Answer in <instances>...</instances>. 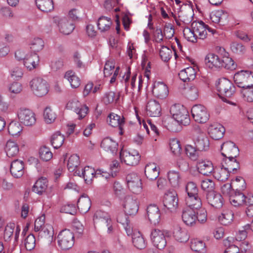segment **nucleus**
Wrapping results in <instances>:
<instances>
[{
    "mask_svg": "<svg viewBox=\"0 0 253 253\" xmlns=\"http://www.w3.org/2000/svg\"><path fill=\"white\" fill-rule=\"evenodd\" d=\"M178 76L184 82H190L195 79L196 71L193 67H189L180 71Z\"/></svg>",
    "mask_w": 253,
    "mask_h": 253,
    "instance_id": "31",
    "label": "nucleus"
},
{
    "mask_svg": "<svg viewBox=\"0 0 253 253\" xmlns=\"http://www.w3.org/2000/svg\"><path fill=\"white\" fill-rule=\"evenodd\" d=\"M170 113L175 121L181 125L187 126L190 123V118L186 108L180 104H175L171 106Z\"/></svg>",
    "mask_w": 253,
    "mask_h": 253,
    "instance_id": "3",
    "label": "nucleus"
},
{
    "mask_svg": "<svg viewBox=\"0 0 253 253\" xmlns=\"http://www.w3.org/2000/svg\"><path fill=\"white\" fill-rule=\"evenodd\" d=\"M221 149L223 151L222 155L226 158L230 159L236 158L239 154V150L236 144L230 141L224 142L221 146Z\"/></svg>",
    "mask_w": 253,
    "mask_h": 253,
    "instance_id": "10",
    "label": "nucleus"
},
{
    "mask_svg": "<svg viewBox=\"0 0 253 253\" xmlns=\"http://www.w3.org/2000/svg\"><path fill=\"white\" fill-rule=\"evenodd\" d=\"M193 32L194 30L192 28L190 29L186 27L184 29L183 33L184 37L187 41L194 43L197 42L198 37Z\"/></svg>",
    "mask_w": 253,
    "mask_h": 253,
    "instance_id": "57",
    "label": "nucleus"
},
{
    "mask_svg": "<svg viewBox=\"0 0 253 253\" xmlns=\"http://www.w3.org/2000/svg\"><path fill=\"white\" fill-rule=\"evenodd\" d=\"M151 239L153 245L159 250L163 249L167 245L164 232L158 229H154L151 233Z\"/></svg>",
    "mask_w": 253,
    "mask_h": 253,
    "instance_id": "12",
    "label": "nucleus"
},
{
    "mask_svg": "<svg viewBox=\"0 0 253 253\" xmlns=\"http://www.w3.org/2000/svg\"><path fill=\"white\" fill-rule=\"evenodd\" d=\"M198 171L205 175H209L213 172V166L211 162L208 160H199L197 164Z\"/></svg>",
    "mask_w": 253,
    "mask_h": 253,
    "instance_id": "24",
    "label": "nucleus"
},
{
    "mask_svg": "<svg viewBox=\"0 0 253 253\" xmlns=\"http://www.w3.org/2000/svg\"><path fill=\"white\" fill-rule=\"evenodd\" d=\"M53 21L58 24L60 32L65 35L70 34L75 28L74 24L66 18L60 19L58 17H54Z\"/></svg>",
    "mask_w": 253,
    "mask_h": 253,
    "instance_id": "14",
    "label": "nucleus"
},
{
    "mask_svg": "<svg viewBox=\"0 0 253 253\" xmlns=\"http://www.w3.org/2000/svg\"><path fill=\"white\" fill-rule=\"evenodd\" d=\"M178 199L176 191H168L163 198L164 206L171 212L175 211L178 207Z\"/></svg>",
    "mask_w": 253,
    "mask_h": 253,
    "instance_id": "8",
    "label": "nucleus"
},
{
    "mask_svg": "<svg viewBox=\"0 0 253 253\" xmlns=\"http://www.w3.org/2000/svg\"><path fill=\"white\" fill-rule=\"evenodd\" d=\"M118 143L111 138H104L101 143V147L105 151L109 152L112 154H116L118 151Z\"/></svg>",
    "mask_w": 253,
    "mask_h": 253,
    "instance_id": "28",
    "label": "nucleus"
},
{
    "mask_svg": "<svg viewBox=\"0 0 253 253\" xmlns=\"http://www.w3.org/2000/svg\"><path fill=\"white\" fill-rule=\"evenodd\" d=\"M197 221L201 224H204L207 221V212L205 209H199L196 213V222Z\"/></svg>",
    "mask_w": 253,
    "mask_h": 253,
    "instance_id": "62",
    "label": "nucleus"
},
{
    "mask_svg": "<svg viewBox=\"0 0 253 253\" xmlns=\"http://www.w3.org/2000/svg\"><path fill=\"white\" fill-rule=\"evenodd\" d=\"M93 221L95 228L102 231L107 230L108 234L113 232V221L107 212L102 210L96 211L94 213Z\"/></svg>",
    "mask_w": 253,
    "mask_h": 253,
    "instance_id": "1",
    "label": "nucleus"
},
{
    "mask_svg": "<svg viewBox=\"0 0 253 253\" xmlns=\"http://www.w3.org/2000/svg\"><path fill=\"white\" fill-rule=\"evenodd\" d=\"M208 132L213 139L218 140L223 136L225 128L221 125L214 123L209 126Z\"/></svg>",
    "mask_w": 253,
    "mask_h": 253,
    "instance_id": "19",
    "label": "nucleus"
},
{
    "mask_svg": "<svg viewBox=\"0 0 253 253\" xmlns=\"http://www.w3.org/2000/svg\"><path fill=\"white\" fill-rule=\"evenodd\" d=\"M47 181L46 179L42 178L39 179L33 186L32 191L39 195H42L47 188Z\"/></svg>",
    "mask_w": 253,
    "mask_h": 253,
    "instance_id": "42",
    "label": "nucleus"
},
{
    "mask_svg": "<svg viewBox=\"0 0 253 253\" xmlns=\"http://www.w3.org/2000/svg\"><path fill=\"white\" fill-rule=\"evenodd\" d=\"M147 216L150 221L154 224L160 220V212L158 207L154 204L150 205L147 209Z\"/></svg>",
    "mask_w": 253,
    "mask_h": 253,
    "instance_id": "26",
    "label": "nucleus"
},
{
    "mask_svg": "<svg viewBox=\"0 0 253 253\" xmlns=\"http://www.w3.org/2000/svg\"><path fill=\"white\" fill-rule=\"evenodd\" d=\"M36 3L39 9L45 12L51 11L54 8L53 0H36Z\"/></svg>",
    "mask_w": 253,
    "mask_h": 253,
    "instance_id": "44",
    "label": "nucleus"
},
{
    "mask_svg": "<svg viewBox=\"0 0 253 253\" xmlns=\"http://www.w3.org/2000/svg\"><path fill=\"white\" fill-rule=\"evenodd\" d=\"M120 158L122 162L128 166L137 165L140 159V156L136 151L131 152L122 149L120 152Z\"/></svg>",
    "mask_w": 253,
    "mask_h": 253,
    "instance_id": "9",
    "label": "nucleus"
},
{
    "mask_svg": "<svg viewBox=\"0 0 253 253\" xmlns=\"http://www.w3.org/2000/svg\"><path fill=\"white\" fill-rule=\"evenodd\" d=\"M132 242L134 246L139 250L143 249L146 246L145 241L139 231L133 233Z\"/></svg>",
    "mask_w": 253,
    "mask_h": 253,
    "instance_id": "41",
    "label": "nucleus"
},
{
    "mask_svg": "<svg viewBox=\"0 0 253 253\" xmlns=\"http://www.w3.org/2000/svg\"><path fill=\"white\" fill-rule=\"evenodd\" d=\"M22 130V127L18 122H11L8 125V132L13 136L18 135Z\"/></svg>",
    "mask_w": 253,
    "mask_h": 253,
    "instance_id": "53",
    "label": "nucleus"
},
{
    "mask_svg": "<svg viewBox=\"0 0 253 253\" xmlns=\"http://www.w3.org/2000/svg\"><path fill=\"white\" fill-rule=\"evenodd\" d=\"M185 191L187 197L196 196L199 194V189L195 183L192 181L188 182L185 186Z\"/></svg>",
    "mask_w": 253,
    "mask_h": 253,
    "instance_id": "56",
    "label": "nucleus"
},
{
    "mask_svg": "<svg viewBox=\"0 0 253 253\" xmlns=\"http://www.w3.org/2000/svg\"><path fill=\"white\" fill-rule=\"evenodd\" d=\"M221 60V58L217 55L213 53H209L206 57L205 62L209 68H220L222 66Z\"/></svg>",
    "mask_w": 253,
    "mask_h": 253,
    "instance_id": "39",
    "label": "nucleus"
},
{
    "mask_svg": "<svg viewBox=\"0 0 253 253\" xmlns=\"http://www.w3.org/2000/svg\"><path fill=\"white\" fill-rule=\"evenodd\" d=\"M201 187L202 189L207 192V193L213 191L214 187V182L210 179H205L203 180L201 183Z\"/></svg>",
    "mask_w": 253,
    "mask_h": 253,
    "instance_id": "61",
    "label": "nucleus"
},
{
    "mask_svg": "<svg viewBox=\"0 0 253 253\" xmlns=\"http://www.w3.org/2000/svg\"><path fill=\"white\" fill-rule=\"evenodd\" d=\"M190 247L192 250L199 253H205L206 252V248L205 243L197 239L191 240Z\"/></svg>",
    "mask_w": 253,
    "mask_h": 253,
    "instance_id": "45",
    "label": "nucleus"
},
{
    "mask_svg": "<svg viewBox=\"0 0 253 253\" xmlns=\"http://www.w3.org/2000/svg\"><path fill=\"white\" fill-rule=\"evenodd\" d=\"M206 199L208 203L215 208L219 209L223 205V198L222 196L219 193L214 191L207 193Z\"/></svg>",
    "mask_w": 253,
    "mask_h": 253,
    "instance_id": "17",
    "label": "nucleus"
},
{
    "mask_svg": "<svg viewBox=\"0 0 253 253\" xmlns=\"http://www.w3.org/2000/svg\"><path fill=\"white\" fill-rule=\"evenodd\" d=\"M30 86L33 93L37 96L42 97L48 92L47 82L41 78H35L30 82Z\"/></svg>",
    "mask_w": 253,
    "mask_h": 253,
    "instance_id": "5",
    "label": "nucleus"
},
{
    "mask_svg": "<svg viewBox=\"0 0 253 253\" xmlns=\"http://www.w3.org/2000/svg\"><path fill=\"white\" fill-rule=\"evenodd\" d=\"M43 117L47 123L51 124L55 121L56 115L50 107H46L44 111Z\"/></svg>",
    "mask_w": 253,
    "mask_h": 253,
    "instance_id": "59",
    "label": "nucleus"
},
{
    "mask_svg": "<svg viewBox=\"0 0 253 253\" xmlns=\"http://www.w3.org/2000/svg\"><path fill=\"white\" fill-rule=\"evenodd\" d=\"M173 52L176 57L177 54L175 51H172L167 46H163L160 50L159 54L161 59L164 61L167 62L171 58Z\"/></svg>",
    "mask_w": 253,
    "mask_h": 253,
    "instance_id": "51",
    "label": "nucleus"
},
{
    "mask_svg": "<svg viewBox=\"0 0 253 253\" xmlns=\"http://www.w3.org/2000/svg\"><path fill=\"white\" fill-rule=\"evenodd\" d=\"M38 239L43 242L50 243L53 239L54 234L53 229L50 225H45L42 229L38 231Z\"/></svg>",
    "mask_w": 253,
    "mask_h": 253,
    "instance_id": "21",
    "label": "nucleus"
},
{
    "mask_svg": "<svg viewBox=\"0 0 253 253\" xmlns=\"http://www.w3.org/2000/svg\"><path fill=\"white\" fill-rule=\"evenodd\" d=\"M169 147L171 152L175 155L180 154L181 147L180 142L176 139H172L169 142Z\"/></svg>",
    "mask_w": 253,
    "mask_h": 253,
    "instance_id": "64",
    "label": "nucleus"
},
{
    "mask_svg": "<svg viewBox=\"0 0 253 253\" xmlns=\"http://www.w3.org/2000/svg\"><path fill=\"white\" fill-rule=\"evenodd\" d=\"M193 134L196 149L199 151L208 150L210 147L209 138L198 126L193 127Z\"/></svg>",
    "mask_w": 253,
    "mask_h": 253,
    "instance_id": "4",
    "label": "nucleus"
},
{
    "mask_svg": "<svg viewBox=\"0 0 253 253\" xmlns=\"http://www.w3.org/2000/svg\"><path fill=\"white\" fill-rule=\"evenodd\" d=\"M124 207L125 212L129 215H135L138 210L137 200L129 196L125 198Z\"/></svg>",
    "mask_w": 253,
    "mask_h": 253,
    "instance_id": "16",
    "label": "nucleus"
},
{
    "mask_svg": "<svg viewBox=\"0 0 253 253\" xmlns=\"http://www.w3.org/2000/svg\"><path fill=\"white\" fill-rule=\"evenodd\" d=\"M214 177L218 181H225L229 177V171L225 168L221 166V168L215 171H213Z\"/></svg>",
    "mask_w": 253,
    "mask_h": 253,
    "instance_id": "50",
    "label": "nucleus"
},
{
    "mask_svg": "<svg viewBox=\"0 0 253 253\" xmlns=\"http://www.w3.org/2000/svg\"><path fill=\"white\" fill-rule=\"evenodd\" d=\"M247 71H241L236 73L234 76V81L237 85L244 89L247 88Z\"/></svg>",
    "mask_w": 253,
    "mask_h": 253,
    "instance_id": "36",
    "label": "nucleus"
},
{
    "mask_svg": "<svg viewBox=\"0 0 253 253\" xmlns=\"http://www.w3.org/2000/svg\"><path fill=\"white\" fill-rule=\"evenodd\" d=\"M233 216L234 214L232 211L225 210L219 216L218 220L221 224L228 225L233 221Z\"/></svg>",
    "mask_w": 253,
    "mask_h": 253,
    "instance_id": "46",
    "label": "nucleus"
},
{
    "mask_svg": "<svg viewBox=\"0 0 253 253\" xmlns=\"http://www.w3.org/2000/svg\"><path fill=\"white\" fill-rule=\"evenodd\" d=\"M65 78L68 80L73 88H77L80 86L81 81L73 71H67L65 75Z\"/></svg>",
    "mask_w": 253,
    "mask_h": 253,
    "instance_id": "47",
    "label": "nucleus"
},
{
    "mask_svg": "<svg viewBox=\"0 0 253 253\" xmlns=\"http://www.w3.org/2000/svg\"><path fill=\"white\" fill-rule=\"evenodd\" d=\"M186 95L191 100L197 99L199 96V90L197 86L195 85L190 86L187 90Z\"/></svg>",
    "mask_w": 253,
    "mask_h": 253,
    "instance_id": "63",
    "label": "nucleus"
},
{
    "mask_svg": "<svg viewBox=\"0 0 253 253\" xmlns=\"http://www.w3.org/2000/svg\"><path fill=\"white\" fill-rule=\"evenodd\" d=\"M221 166L225 168L229 172H234L239 169L240 165L235 158H224L221 163Z\"/></svg>",
    "mask_w": 253,
    "mask_h": 253,
    "instance_id": "33",
    "label": "nucleus"
},
{
    "mask_svg": "<svg viewBox=\"0 0 253 253\" xmlns=\"http://www.w3.org/2000/svg\"><path fill=\"white\" fill-rule=\"evenodd\" d=\"M43 46V41L41 38H36L31 42L30 48L35 53L41 50Z\"/></svg>",
    "mask_w": 253,
    "mask_h": 253,
    "instance_id": "60",
    "label": "nucleus"
},
{
    "mask_svg": "<svg viewBox=\"0 0 253 253\" xmlns=\"http://www.w3.org/2000/svg\"><path fill=\"white\" fill-rule=\"evenodd\" d=\"M10 171L14 177H21L24 173V162L18 159L13 161L11 163Z\"/></svg>",
    "mask_w": 253,
    "mask_h": 253,
    "instance_id": "18",
    "label": "nucleus"
},
{
    "mask_svg": "<svg viewBox=\"0 0 253 253\" xmlns=\"http://www.w3.org/2000/svg\"><path fill=\"white\" fill-rule=\"evenodd\" d=\"M58 244L62 250H69L74 244V235L69 230L61 231L58 235Z\"/></svg>",
    "mask_w": 253,
    "mask_h": 253,
    "instance_id": "6",
    "label": "nucleus"
},
{
    "mask_svg": "<svg viewBox=\"0 0 253 253\" xmlns=\"http://www.w3.org/2000/svg\"><path fill=\"white\" fill-rule=\"evenodd\" d=\"M168 177L172 186L178 187L180 183V175L178 172L174 170L169 171L168 173Z\"/></svg>",
    "mask_w": 253,
    "mask_h": 253,
    "instance_id": "52",
    "label": "nucleus"
},
{
    "mask_svg": "<svg viewBox=\"0 0 253 253\" xmlns=\"http://www.w3.org/2000/svg\"><path fill=\"white\" fill-rule=\"evenodd\" d=\"M161 107L159 103L155 100H150L146 106L148 115L152 117H159L161 113Z\"/></svg>",
    "mask_w": 253,
    "mask_h": 253,
    "instance_id": "25",
    "label": "nucleus"
},
{
    "mask_svg": "<svg viewBox=\"0 0 253 253\" xmlns=\"http://www.w3.org/2000/svg\"><path fill=\"white\" fill-rule=\"evenodd\" d=\"M173 234L175 240L179 242H186L189 239L187 231L179 226H177L175 227Z\"/></svg>",
    "mask_w": 253,
    "mask_h": 253,
    "instance_id": "40",
    "label": "nucleus"
},
{
    "mask_svg": "<svg viewBox=\"0 0 253 253\" xmlns=\"http://www.w3.org/2000/svg\"><path fill=\"white\" fill-rule=\"evenodd\" d=\"M191 114L194 120L199 123H206L210 117L206 107L200 104L193 106L191 109Z\"/></svg>",
    "mask_w": 253,
    "mask_h": 253,
    "instance_id": "7",
    "label": "nucleus"
},
{
    "mask_svg": "<svg viewBox=\"0 0 253 253\" xmlns=\"http://www.w3.org/2000/svg\"><path fill=\"white\" fill-rule=\"evenodd\" d=\"M94 173H95V169L88 166H86L84 169H82V173L79 170L75 171L77 175L83 177L86 183L90 182L92 180L94 177Z\"/></svg>",
    "mask_w": 253,
    "mask_h": 253,
    "instance_id": "38",
    "label": "nucleus"
},
{
    "mask_svg": "<svg viewBox=\"0 0 253 253\" xmlns=\"http://www.w3.org/2000/svg\"><path fill=\"white\" fill-rule=\"evenodd\" d=\"M39 154L41 159L45 162L49 161L53 156L50 149L46 146H42L40 148Z\"/></svg>",
    "mask_w": 253,
    "mask_h": 253,
    "instance_id": "58",
    "label": "nucleus"
},
{
    "mask_svg": "<svg viewBox=\"0 0 253 253\" xmlns=\"http://www.w3.org/2000/svg\"><path fill=\"white\" fill-rule=\"evenodd\" d=\"M39 57L36 53H30L27 58L23 61V64L25 67L32 70L36 68L39 62Z\"/></svg>",
    "mask_w": 253,
    "mask_h": 253,
    "instance_id": "35",
    "label": "nucleus"
},
{
    "mask_svg": "<svg viewBox=\"0 0 253 253\" xmlns=\"http://www.w3.org/2000/svg\"><path fill=\"white\" fill-rule=\"evenodd\" d=\"M216 88L219 95L224 102L235 105L236 104L227 99L231 97L235 92V87L233 84L226 78L219 79Z\"/></svg>",
    "mask_w": 253,
    "mask_h": 253,
    "instance_id": "2",
    "label": "nucleus"
},
{
    "mask_svg": "<svg viewBox=\"0 0 253 253\" xmlns=\"http://www.w3.org/2000/svg\"><path fill=\"white\" fill-rule=\"evenodd\" d=\"M186 205L189 208L198 210L202 206V201L199 194L196 196H192L185 197Z\"/></svg>",
    "mask_w": 253,
    "mask_h": 253,
    "instance_id": "32",
    "label": "nucleus"
},
{
    "mask_svg": "<svg viewBox=\"0 0 253 253\" xmlns=\"http://www.w3.org/2000/svg\"><path fill=\"white\" fill-rule=\"evenodd\" d=\"M20 122L27 126H32L36 123L35 115L28 109H21L18 113Z\"/></svg>",
    "mask_w": 253,
    "mask_h": 253,
    "instance_id": "13",
    "label": "nucleus"
},
{
    "mask_svg": "<svg viewBox=\"0 0 253 253\" xmlns=\"http://www.w3.org/2000/svg\"><path fill=\"white\" fill-rule=\"evenodd\" d=\"M185 153L187 156L192 160H196L199 157V150L196 147L191 145H187L185 146Z\"/></svg>",
    "mask_w": 253,
    "mask_h": 253,
    "instance_id": "55",
    "label": "nucleus"
},
{
    "mask_svg": "<svg viewBox=\"0 0 253 253\" xmlns=\"http://www.w3.org/2000/svg\"><path fill=\"white\" fill-rule=\"evenodd\" d=\"M210 18L213 22L223 26L228 22V14L226 12L219 10L212 12Z\"/></svg>",
    "mask_w": 253,
    "mask_h": 253,
    "instance_id": "22",
    "label": "nucleus"
},
{
    "mask_svg": "<svg viewBox=\"0 0 253 253\" xmlns=\"http://www.w3.org/2000/svg\"><path fill=\"white\" fill-rule=\"evenodd\" d=\"M182 218L184 223L188 226H192L196 224V212L191 209L183 211Z\"/></svg>",
    "mask_w": 253,
    "mask_h": 253,
    "instance_id": "29",
    "label": "nucleus"
},
{
    "mask_svg": "<svg viewBox=\"0 0 253 253\" xmlns=\"http://www.w3.org/2000/svg\"><path fill=\"white\" fill-rule=\"evenodd\" d=\"M64 140V136L57 131L52 135L50 142L54 148L58 149L62 145Z\"/></svg>",
    "mask_w": 253,
    "mask_h": 253,
    "instance_id": "49",
    "label": "nucleus"
},
{
    "mask_svg": "<svg viewBox=\"0 0 253 253\" xmlns=\"http://www.w3.org/2000/svg\"><path fill=\"white\" fill-rule=\"evenodd\" d=\"M80 158L76 154L71 155L68 159L67 166L70 172L76 171L78 166L80 165Z\"/></svg>",
    "mask_w": 253,
    "mask_h": 253,
    "instance_id": "48",
    "label": "nucleus"
},
{
    "mask_svg": "<svg viewBox=\"0 0 253 253\" xmlns=\"http://www.w3.org/2000/svg\"><path fill=\"white\" fill-rule=\"evenodd\" d=\"M145 174L148 179L155 180L159 175V168L156 164L150 163L145 166Z\"/></svg>",
    "mask_w": 253,
    "mask_h": 253,
    "instance_id": "27",
    "label": "nucleus"
},
{
    "mask_svg": "<svg viewBox=\"0 0 253 253\" xmlns=\"http://www.w3.org/2000/svg\"><path fill=\"white\" fill-rule=\"evenodd\" d=\"M77 206L81 212L85 213L91 207V201L88 196L82 195L78 201Z\"/></svg>",
    "mask_w": 253,
    "mask_h": 253,
    "instance_id": "34",
    "label": "nucleus"
},
{
    "mask_svg": "<svg viewBox=\"0 0 253 253\" xmlns=\"http://www.w3.org/2000/svg\"><path fill=\"white\" fill-rule=\"evenodd\" d=\"M247 197L241 191H234L229 198L230 203L235 207L247 203Z\"/></svg>",
    "mask_w": 253,
    "mask_h": 253,
    "instance_id": "30",
    "label": "nucleus"
},
{
    "mask_svg": "<svg viewBox=\"0 0 253 253\" xmlns=\"http://www.w3.org/2000/svg\"><path fill=\"white\" fill-rule=\"evenodd\" d=\"M19 146L14 141L9 140L6 142L5 151L8 157H14L19 153Z\"/></svg>",
    "mask_w": 253,
    "mask_h": 253,
    "instance_id": "37",
    "label": "nucleus"
},
{
    "mask_svg": "<svg viewBox=\"0 0 253 253\" xmlns=\"http://www.w3.org/2000/svg\"><path fill=\"white\" fill-rule=\"evenodd\" d=\"M127 185L129 190L134 194L141 192L142 189L140 178L135 173H130L126 177Z\"/></svg>",
    "mask_w": 253,
    "mask_h": 253,
    "instance_id": "11",
    "label": "nucleus"
},
{
    "mask_svg": "<svg viewBox=\"0 0 253 253\" xmlns=\"http://www.w3.org/2000/svg\"><path fill=\"white\" fill-rule=\"evenodd\" d=\"M192 28L194 30V33L197 36L198 38L204 40L206 38L207 36V25L203 21L193 22L192 24Z\"/></svg>",
    "mask_w": 253,
    "mask_h": 253,
    "instance_id": "23",
    "label": "nucleus"
},
{
    "mask_svg": "<svg viewBox=\"0 0 253 253\" xmlns=\"http://www.w3.org/2000/svg\"><path fill=\"white\" fill-rule=\"evenodd\" d=\"M109 125L112 127H118L120 132L121 135L123 134V127L125 124V118L123 116H119L114 113H111L108 116Z\"/></svg>",
    "mask_w": 253,
    "mask_h": 253,
    "instance_id": "20",
    "label": "nucleus"
},
{
    "mask_svg": "<svg viewBox=\"0 0 253 253\" xmlns=\"http://www.w3.org/2000/svg\"><path fill=\"white\" fill-rule=\"evenodd\" d=\"M112 24V22L110 18L101 16L98 20L97 27L100 32H104L110 29Z\"/></svg>",
    "mask_w": 253,
    "mask_h": 253,
    "instance_id": "43",
    "label": "nucleus"
},
{
    "mask_svg": "<svg viewBox=\"0 0 253 253\" xmlns=\"http://www.w3.org/2000/svg\"><path fill=\"white\" fill-rule=\"evenodd\" d=\"M169 89L167 85L163 82H155L152 89V93L156 97L163 99L169 95Z\"/></svg>",
    "mask_w": 253,
    "mask_h": 253,
    "instance_id": "15",
    "label": "nucleus"
},
{
    "mask_svg": "<svg viewBox=\"0 0 253 253\" xmlns=\"http://www.w3.org/2000/svg\"><path fill=\"white\" fill-rule=\"evenodd\" d=\"M220 68H224L228 70H233L237 67V64L233 59L229 57H222L221 60Z\"/></svg>",
    "mask_w": 253,
    "mask_h": 253,
    "instance_id": "54",
    "label": "nucleus"
}]
</instances>
